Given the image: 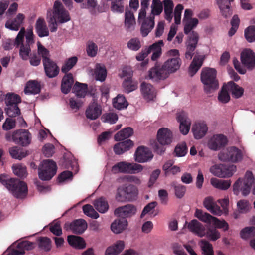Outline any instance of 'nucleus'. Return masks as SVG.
<instances>
[{
  "instance_id": "1",
  "label": "nucleus",
  "mask_w": 255,
  "mask_h": 255,
  "mask_svg": "<svg viewBox=\"0 0 255 255\" xmlns=\"http://www.w3.org/2000/svg\"><path fill=\"white\" fill-rule=\"evenodd\" d=\"M25 33V28L22 27L14 41V45L19 49V56L23 60L28 59L29 54L31 52V47L34 43L32 30L31 29L27 30L25 35V41H24Z\"/></svg>"
},
{
  "instance_id": "2",
  "label": "nucleus",
  "mask_w": 255,
  "mask_h": 255,
  "mask_svg": "<svg viewBox=\"0 0 255 255\" xmlns=\"http://www.w3.org/2000/svg\"><path fill=\"white\" fill-rule=\"evenodd\" d=\"M0 182L16 198H23L27 193L26 184L16 178H9L5 174L0 176Z\"/></svg>"
},
{
  "instance_id": "3",
  "label": "nucleus",
  "mask_w": 255,
  "mask_h": 255,
  "mask_svg": "<svg viewBox=\"0 0 255 255\" xmlns=\"http://www.w3.org/2000/svg\"><path fill=\"white\" fill-rule=\"evenodd\" d=\"M216 74V71L214 68H204L202 69L201 81L204 85V90L206 94H210L218 88Z\"/></svg>"
},
{
  "instance_id": "4",
  "label": "nucleus",
  "mask_w": 255,
  "mask_h": 255,
  "mask_svg": "<svg viewBox=\"0 0 255 255\" xmlns=\"http://www.w3.org/2000/svg\"><path fill=\"white\" fill-rule=\"evenodd\" d=\"M254 178L251 171L246 172L244 178H239L233 185V192L236 195L241 192L244 196H247L250 193L251 186Z\"/></svg>"
},
{
  "instance_id": "5",
  "label": "nucleus",
  "mask_w": 255,
  "mask_h": 255,
  "mask_svg": "<svg viewBox=\"0 0 255 255\" xmlns=\"http://www.w3.org/2000/svg\"><path fill=\"white\" fill-rule=\"evenodd\" d=\"M138 195V189L132 184H125L117 189L116 200L119 202L131 201L135 199Z\"/></svg>"
},
{
  "instance_id": "6",
  "label": "nucleus",
  "mask_w": 255,
  "mask_h": 255,
  "mask_svg": "<svg viewBox=\"0 0 255 255\" xmlns=\"http://www.w3.org/2000/svg\"><path fill=\"white\" fill-rule=\"evenodd\" d=\"M5 138L7 141L12 140L17 144L25 147L30 144L32 137L28 130L18 129L12 133H7Z\"/></svg>"
},
{
  "instance_id": "7",
  "label": "nucleus",
  "mask_w": 255,
  "mask_h": 255,
  "mask_svg": "<svg viewBox=\"0 0 255 255\" xmlns=\"http://www.w3.org/2000/svg\"><path fill=\"white\" fill-rule=\"evenodd\" d=\"M143 169V167L140 164L121 161L115 164L111 171L114 174L122 173L132 174L140 173Z\"/></svg>"
},
{
  "instance_id": "8",
  "label": "nucleus",
  "mask_w": 255,
  "mask_h": 255,
  "mask_svg": "<svg viewBox=\"0 0 255 255\" xmlns=\"http://www.w3.org/2000/svg\"><path fill=\"white\" fill-rule=\"evenodd\" d=\"M155 17L153 15L146 16V12H139L137 22L140 25V31L142 37H146L155 26Z\"/></svg>"
},
{
  "instance_id": "9",
  "label": "nucleus",
  "mask_w": 255,
  "mask_h": 255,
  "mask_svg": "<svg viewBox=\"0 0 255 255\" xmlns=\"http://www.w3.org/2000/svg\"><path fill=\"white\" fill-rule=\"evenodd\" d=\"M243 157V154L242 151L235 146L228 147L226 151L219 154V158L220 160L233 163L241 161Z\"/></svg>"
},
{
  "instance_id": "10",
  "label": "nucleus",
  "mask_w": 255,
  "mask_h": 255,
  "mask_svg": "<svg viewBox=\"0 0 255 255\" xmlns=\"http://www.w3.org/2000/svg\"><path fill=\"white\" fill-rule=\"evenodd\" d=\"M187 39L185 42L186 51L185 54V58L188 60L192 59L194 51L197 47L199 39V35L196 31H192L187 35Z\"/></svg>"
},
{
  "instance_id": "11",
  "label": "nucleus",
  "mask_w": 255,
  "mask_h": 255,
  "mask_svg": "<svg viewBox=\"0 0 255 255\" xmlns=\"http://www.w3.org/2000/svg\"><path fill=\"white\" fill-rule=\"evenodd\" d=\"M51 17L61 23L67 22L70 20L69 12L65 10L62 3L59 0L54 2L53 16Z\"/></svg>"
},
{
  "instance_id": "12",
  "label": "nucleus",
  "mask_w": 255,
  "mask_h": 255,
  "mask_svg": "<svg viewBox=\"0 0 255 255\" xmlns=\"http://www.w3.org/2000/svg\"><path fill=\"white\" fill-rule=\"evenodd\" d=\"M168 77L163 65L160 66L159 64L156 63L154 67L151 68L148 72L146 78L151 80L152 81L158 82Z\"/></svg>"
},
{
  "instance_id": "13",
  "label": "nucleus",
  "mask_w": 255,
  "mask_h": 255,
  "mask_svg": "<svg viewBox=\"0 0 255 255\" xmlns=\"http://www.w3.org/2000/svg\"><path fill=\"white\" fill-rule=\"evenodd\" d=\"M66 231L70 230L73 233L82 234L87 228L86 221L82 219L75 220L70 223H66L64 227Z\"/></svg>"
},
{
  "instance_id": "14",
  "label": "nucleus",
  "mask_w": 255,
  "mask_h": 255,
  "mask_svg": "<svg viewBox=\"0 0 255 255\" xmlns=\"http://www.w3.org/2000/svg\"><path fill=\"white\" fill-rule=\"evenodd\" d=\"M241 61L248 70L255 68V53L250 49H245L241 53Z\"/></svg>"
},
{
  "instance_id": "15",
  "label": "nucleus",
  "mask_w": 255,
  "mask_h": 255,
  "mask_svg": "<svg viewBox=\"0 0 255 255\" xmlns=\"http://www.w3.org/2000/svg\"><path fill=\"white\" fill-rule=\"evenodd\" d=\"M227 138L223 134L214 135L208 140L207 146L208 148L214 151L220 150L227 144Z\"/></svg>"
},
{
  "instance_id": "16",
  "label": "nucleus",
  "mask_w": 255,
  "mask_h": 255,
  "mask_svg": "<svg viewBox=\"0 0 255 255\" xmlns=\"http://www.w3.org/2000/svg\"><path fill=\"white\" fill-rule=\"evenodd\" d=\"M153 156L152 152L148 148L140 146L134 153V160L138 163H144L150 161Z\"/></svg>"
},
{
  "instance_id": "17",
  "label": "nucleus",
  "mask_w": 255,
  "mask_h": 255,
  "mask_svg": "<svg viewBox=\"0 0 255 255\" xmlns=\"http://www.w3.org/2000/svg\"><path fill=\"white\" fill-rule=\"evenodd\" d=\"M208 128L207 124L204 121H199L195 123L192 127L191 131L194 137L196 139H200L207 134Z\"/></svg>"
},
{
  "instance_id": "18",
  "label": "nucleus",
  "mask_w": 255,
  "mask_h": 255,
  "mask_svg": "<svg viewBox=\"0 0 255 255\" xmlns=\"http://www.w3.org/2000/svg\"><path fill=\"white\" fill-rule=\"evenodd\" d=\"M182 63L180 57H171L168 58L162 65L168 76L170 74L175 73L179 69Z\"/></svg>"
},
{
  "instance_id": "19",
  "label": "nucleus",
  "mask_w": 255,
  "mask_h": 255,
  "mask_svg": "<svg viewBox=\"0 0 255 255\" xmlns=\"http://www.w3.org/2000/svg\"><path fill=\"white\" fill-rule=\"evenodd\" d=\"M136 212V207L132 204H127L119 207L115 210L114 214L117 217L126 219L135 215Z\"/></svg>"
},
{
  "instance_id": "20",
  "label": "nucleus",
  "mask_w": 255,
  "mask_h": 255,
  "mask_svg": "<svg viewBox=\"0 0 255 255\" xmlns=\"http://www.w3.org/2000/svg\"><path fill=\"white\" fill-rule=\"evenodd\" d=\"M157 138L161 145H168L173 141V134L170 129L163 128L158 130Z\"/></svg>"
},
{
  "instance_id": "21",
  "label": "nucleus",
  "mask_w": 255,
  "mask_h": 255,
  "mask_svg": "<svg viewBox=\"0 0 255 255\" xmlns=\"http://www.w3.org/2000/svg\"><path fill=\"white\" fill-rule=\"evenodd\" d=\"M203 204L204 207L212 214L216 216H220L222 214V210L217 204L212 197L208 196L206 197L203 201Z\"/></svg>"
},
{
  "instance_id": "22",
  "label": "nucleus",
  "mask_w": 255,
  "mask_h": 255,
  "mask_svg": "<svg viewBox=\"0 0 255 255\" xmlns=\"http://www.w3.org/2000/svg\"><path fill=\"white\" fill-rule=\"evenodd\" d=\"M234 0H216V3L220 9L222 16L225 18L231 17L232 14L231 3Z\"/></svg>"
},
{
  "instance_id": "23",
  "label": "nucleus",
  "mask_w": 255,
  "mask_h": 255,
  "mask_svg": "<svg viewBox=\"0 0 255 255\" xmlns=\"http://www.w3.org/2000/svg\"><path fill=\"white\" fill-rule=\"evenodd\" d=\"M43 67L46 75L50 78L56 77L59 73V68L56 62L49 59L43 62Z\"/></svg>"
},
{
  "instance_id": "24",
  "label": "nucleus",
  "mask_w": 255,
  "mask_h": 255,
  "mask_svg": "<svg viewBox=\"0 0 255 255\" xmlns=\"http://www.w3.org/2000/svg\"><path fill=\"white\" fill-rule=\"evenodd\" d=\"M101 106L95 102L88 106L85 112L86 117L92 120L97 119L101 115Z\"/></svg>"
},
{
  "instance_id": "25",
  "label": "nucleus",
  "mask_w": 255,
  "mask_h": 255,
  "mask_svg": "<svg viewBox=\"0 0 255 255\" xmlns=\"http://www.w3.org/2000/svg\"><path fill=\"white\" fill-rule=\"evenodd\" d=\"M24 18L25 16L23 14L19 13L15 18L8 19L5 24V26L10 30L17 31L19 30Z\"/></svg>"
},
{
  "instance_id": "26",
  "label": "nucleus",
  "mask_w": 255,
  "mask_h": 255,
  "mask_svg": "<svg viewBox=\"0 0 255 255\" xmlns=\"http://www.w3.org/2000/svg\"><path fill=\"white\" fill-rule=\"evenodd\" d=\"M136 26V21L134 14L131 11L126 10L125 13L124 26L128 32L134 30Z\"/></svg>"
},
{
  "instance_id": "27",
  "label": "nucleus",
  "mask_w": 255,
  "mask_h": 255,
  "mask_svg": "<svg viewBox=\"0 0 255 255\" xmlns=\"http://www.w3.org/2000/svg\"><path fill=\"white\" fill-rule=\"evenodd\" d=\"M188 228L190 231L200 237L205 236V227L197 220L194 219L190 222L188 225Z\"/></svg>"
},
{
  "instance_id": "28",
  "label": "nucleus",
  "mask_w": 255,
  "mask_h": 255,
  "mask_svg": "<svg viewBox=\"0 0 255 255\" xmlns=\"http://www.w3.org/2000/svg\"><path fill=\"white\" fill-rule=\"evenodd\" d=\"M164 46V42L162 40H158L151 45L149 46L147 50L148 53L152 52L151 59L153 61L156 60L161 55L162 47Z\"/></svg>"
},
{
  "instance_id": "29",
  "label": "nucleus",
  "mask_w": 255,
  "mask_h": 255,
  "mask_svg": "<svg viewBox=\"0 0 255 255\" xmlns=\"http://www.w3.org/2000/svg\"><path fill=\"white\" fill-rule=\"evenodd\" d=\"M133 146V142L130 139H128L116 144L113 148L115 153L121 155L129 150Z\"/></svg>"
},
{
  "instance_id": "30",
  "label": "nucleus",
  "mask_w": 255,
  "mask_h": 255,
  "mask_svg": "<svg viewBox=\"0 0 255 255\" xmlns=\"http://www.w3.org/2000/svg\"><path fill=\"white\" fill-rule=\"evenodd\" d=\"M141 93L147 100H152L155 96V90L153 86L149 83L143 82L141 86Z\"/></svg>"
},
{
  "instance_id": "31",
  "label": "nucleus",
  "mask_w": 255,
  "mask_h": 255,
  "mask_svg": "<svg viewBox=\"0 0 255 255\" xmlns=\"http://www.w3.org/2000/svg\"><path fill=\"white\" fill-rule=\"evenodd\" d=\"M128 225L126 219H116L111 224V229L114 233L120 234L127 229Z\"/></svg>"
},
{
  "instance_id": "32",
  "label": "nucleus",
  "mask_w": 255,
  "mask_h": 255,
  "mask_svg": "<svg viewBox=\"0 0 255 255\" xmlns=\"http://www.w3.org/2000/svg\"><path fill=\"white\" fill-rule=\"evenodd\" d=\"M35 29L39 37H47L49 35V30L43 18H39L35 24Z\"/></svg>"
},
{
  "instance_id": "33",
  "label": "nucleus",
  "mask_w": 255,
  "mask_h": 255,
  "mask_svg": "<svg viewBox=\"0 0 255 255\" xmlns=\"http://www.w3.org/2000/svg\"><path fill=\"white\" fill-rule=\"evenodd\" d=\"M73 83L74 79L71 73L64 76L61 85L62 92L65 94H68L70 91Z\"/></svg>"
},
{
  "instance_id": "34",
  "label": "nucleus",
  "mask_w": 255,
  "mask_h": 255,
  "mask_svg": "<svg viewBox=\"0 0 255 255\" xmlns=\"http://www.w3.org/2000/svg\"><path fill=\"white\" fill-rule=\"evenodd\" d=\"M204 61L202 56H195L189 68V74L191 76L194 75L202 66Z\"/></svg>"
},
{
  "instance_id": "35",
  "label": "nucleus",
  "mask_w": 255,
  "mask_h": 255,
  "mask_svg": "<svg viewBox=\"0 0 255 255\" xmlns=\"http://www.w3.org/2000/svg\"><path fill=\"white\" fill-rule=\"evenodd\" d=\"M68 244L73 247L83 249L86 247V243L81 237L76 236L75 235H69L67 237Z\"/></svg>"
},
{
  "instance_id": "36",
  "label": "nucleus",
  "mask_w": 255,
  "mask_h": 255,
  "mask_svg": "<svg viewBox=\"0 0 255 255\" xmlns=\"http://www.w3.org/2000/svg\"><path fill=\"white\" fill-rule=\"evenodd\" d=\"M124 242L119 240L113 246L109 247L106 249L105 255H117L124 250Z\"/></svg>"
},
{
  "instance_id": "37",
  "label": "nucleus",
  "mask_w": 255,
  "mask_h": 255,
  "mask_svg": "<svg viewBox=\"0 0 255 255\" xmlns=\"http://www.w3.org/2000/svg\"><path fill=\"white\" fill-rule=\"evenodd\" d=\"M227 87L231 92L232 96L235 98H239L243 95L244 89L233 81L229 82L227 84Z\"/></svg>"
},
{
  "instance_id": "38",
  "label": "nucleus",
  "mask_w": 255,
  "mask_h": 255,
  "mask_svg": "<svg viewBox=\"0 0 255 255\" xmlns=\"http://www.w3.org/2000/svg\"><path fill=\"white\" fill-rule=\"evenodd\" d=\"M210 182L214 187L222 190H226L228 189L231 184L230 180H225L217 179L216 178H211Z\"/></svg>"
},
{
  "instance_id": "39",
  "label": "nucleus",
  "mask_w": 255,
  "mask_h": 255,
  "mask_svg": "<svg viewBox=\"0 0 255 255\" xmlns=\"http://www.w3.org/2000/svg\"><path fill=\"white\" fill-rule=\"evenodd\" d=\"M24 93L26 94H36L40 92V85L35 80L29 81L24 88Z\"/></svg>"
},
{
  "instance_id": "40",
  "label": "nucleus",
  "mask_w": 255,
  "mask_h": 255,
  "mask_svg": "<svg viewBox=\"0 0 255 255\" xmlns=\"http://www.w3.org/2000/svg\"><path fill=\"white\" fill-rule=\"evenodd\" d=\"M88 86L86 84L76 82L72 88L73 93L79 98L84 97L87 92Z\"/></svg>"
},
{
  "instance_id": "41",
  "label": "nucleus",
  "mask_w": 255,
  "mask_h": 255,
  "mask_svg": "<svg viewBox=\"0 0 255 255\" xmlns=\"http://www.w3.org/2000/svg\"><path fill=\"white\" fill-rule=\"evenodd\" d=\"M133 134V130L131 127L126 128L118 132L114 136L116 141H120L127 139Z\"/></svg>"
},
{
  "instance_id": "42",
  "label": "nucleus",
  "mask_w": 255,
  "mask_h": 255,
  "mask_svg": "<svg viewBox=\"0 0 255 255\" xmlns=\"http://www.w3.org/2000/svg\"><path fill=\"white\" fill-rule=\"evenodd\" d=\"M94 207L99 212L104 213L109 209V205L106 199L103 197L95 200L93 203Z\"/></svg>"
},
{
  "instance_id": "43",
  "label": "nucleus",
  "mask_w": 255,
  "mask_h": 255,
  "mask_svg": "<svg viewBox=\"0 0 255 255\" xmlns=\"http://www.w3.org/2000/svg\"><path fill=\"white\" fill-rule=\"evenodd\" d=\"M94 73L96 80L101 82H103L105 80L107 76V70L104 65L100 64H96Z\"/></svg>"
},
{
  "instance_id": "44",
  "label": "nucleus",
  "mask_w": 255,
  "mask_h": 255,
  "mask_svg": "<svg viewBox=\"0 0 255 255\" xmlns=\"http://www.w3.org/2000/svg\"><path fill=\"white\" fill-rule=\"evenodd\" d=\"M184 24V32L186 35H189L199 23V20L196 18L183 21Z\"/></svg>"
},
{
  "instance_id": "45",
  "label": "nucleus",
  "mask_w": 255,
  "mask_h": 255,
  "mask_svg": "<svg viewBox=\"0 0 255 255\" xmlns=\"http://www.w3.org/2000/svg\"><path fill=\"white\" fill-rule=\"evenodd\" d=\"M195 216L201 221L207 224H210L213 223L215 217L206 212H203L202 210L196 209Z\"/></svg>"
},
{
  "instance_id": "46",
  "label": "nucleus",
  "mask_w": 255,
  "mask_h": 255,
  "mask_svg": "<svg viewBox=\"0 0 255 255\" xmlns=\"http://www.w3.org/2000/svg\"><path fill=\"white\" fill-rule=\"evenodd\" d=\"M113 106L118 110L126 108L128 105L125 97L120 94L113 99Z\"/></svg>"
},
{
  "instance_id": "47",
  "label": "nucleus",
  "mask_w": 255,
  "mask_h": 255,
  "mask_svg": "<svg viewBox=\"0 0 255 255\" xmlns=\"http://www.w3.org/2000/svg\"><path fill=\"white\" fill-rule=\"evenodd\" d=\"M9 152L12 158L21 160L25 157L27 155V152L22 151L18 146H13L9 149Z\"/></svg>"
},
{
  "instance_id": "48",
  "label": "nucleus",
  "mask_w": 255,
  "mask_h": 255,
  "mask_svg": "<svg viewBox=\"0 0 255 255\" xmlns=\"http://www.w3.org/2000/svg\"><path fill=\"white\" fill-rule=\"evenodd\" d=\"M39 168V169H43V172L45 171H48V172H49L52 170H55V174L56 173L57 169L56 163L50 159L43 160L41 162Z\"/></svg>"
},
{
  "instance_id": "49",
  "label": "nucleus",
  "mask_w": 255,
  "mask_h": 255,
  "mask_svg": "<svg viewBox=\"0 0 255 255\" xmlns=\"http://www.w3.org/2000/svg\"><path fill=\"white\" fill-rule=\"evenodd\" d=\"M124 90L126 93H129L137 88V83L132 79H125L122 83Z\"/></svg>"
},
{
  "instance_id": "50",
  "label": "nucleus",
  "mask_w": 255,
  "mask_h": 255,
  "mask_svg": "<svg viewBox=\"0 0 255 255\" xmlns=\"http://www.w3.org/2000/svg\"><path fill=\"white\" fill-rule=\"evenodd\" d=\"M37 53L40 57L42 59V62H44L50 59V54L49 51L41 43L37 42Z\"/></svg>"
},
{
  "instance_id": "51",
  "label": "nucleus",
  "mask_w": 255,
  "mask_h": 255,
  "mask_svg": "<svg viewBox=\"0 0 255 255\" xmlns=\"http://www.w3.org/2000/svg\"><path fill=\"white\" fill-rule=\"evenodd\" d=\"M111 10L114 13H122L124 11V4L123 0H110Z\"/></svg>"
},
{
  "instance_id": "52",
  "label": "nucleus",
  "mask_w": 255,
  "mask_h": 255,
  "mask_svg": "<svg viewBox=\"0 0 255 255\" xmlns=\"http://www.w3.org/2000/svg\"><path fill=\"white\" fill-rule=\"evenodd\" d=\"M151 13L150 15H159L163 11V4L160 0H152L151 5Z\"/></svg>"
},
{
  "instance_id": "53",
  "label": "nucleus",
  "mask_w": 255,
  "mask_h": 255,
  "mask_svg": "<svg viewBox=\"0 0 255 255\" xmlns=\"http://www.w3.org/2000/svg\"><path fill=\"white\" fill-rule=\"evenodd\" d=\"M78 58L76 56H73L68 58L64 63L61 68V71L66 73L69 71L77 63Z\"/></svg>"
},
{
  "instance_id": "54",
  "label": "nucleus",
  "mask_w": 255,
  "mask_h": 255,
  "mask_svg": "<svg viewBox=\"0 0 255 255\" xmlns=\"http://www.w3.org/2000/svg\"><path fill=\"white\" fill-rule=\"evenodd\" d=\"M33 243L28 241H24L19 242L16 246V248L14 249V251H21L22 252L20 255L24 254L25 253V250H30L32 249L34 247Z\"/></svg>"
},
{
  "instance_id": "55",
  "label": "nucleus",
  "mask_w": 255,
  "mask_h": 255,
  "mask_svg": "<svg viewBox=\"0 0 255 255\" xmlns=\"http://www.w3.org/2000/svg\"><path fill=\"white\" fill-rule=\"evenodd\" d=\"M98 46L92 41H89L86 44V52L88 56L94 57L97 54Z\"/></svg>"
},
{
  "instance_id": "56",
  "label": "nucleus",
  "mask_w": 255,
  "mask_h": 255,
  "mask_svg": "<svg viewBox=\"0 0 255 255\" xmlns=\"http://www.w3.org/2000/svg\"><path fill=\"white\" fill-rule=\"evenodd\" d=\"M200 247L203 255H214L213 246L208 241L203 240L201 241Z\"/></svg>"
},
{
  "instance_id": "57",
  "label": "nucleus",
  "mask_w": 255,
  "mask_h": 255,
  "mask_svg": "<svg viewBox=\"0 0 255 255\" xmlns=\"http://www.w3.org/2000/svg\"><path fill=\"white\" fill-rule=\"evenodd\" d=\"M14 174L20 178H24L27 176V171L25 166L21 164H15L12 166Z\"/></svg>"
},
{
  "instance_id": "58",
  "label": "nucleus",
  "mask_w": 255,
  "mask_h": 255,
  "mask_svg": "<svg viewBox=\"0 0 255 255\" xmlns=\"http://www.w3.org/2000/svg\"><path fill=\"white\" fill-rule=\"evenodd\" d=\"M244 35L248 42H255V26L252 25L245 29Z\"/></svg>"
},
{
  "instance_id": "59",
  "label": "nucleus",
  "mask_w": 255,
  "mask_h": 255,
  "mask_svg": "<svg viewBox=\"0 0 255 255\" xmlns=\"http://www.w3.org/2000/svg\"><path fill=\"white\" fill-rule=\"evenodd\" d=\"M205 236L210 240L215 241L221 237L220 232L215 228L208 227L205 231Z\"/></svg>"
},
{
  "instance_id": "60",
  "label": "nucleus",
  "mask_w": 255,
  "mask_h": 255,
  "mask_svg": "<svg viewBox=\"0 0 255 255\" xmlns=\"http://www.w3.org/2000/svg\"><path fill=\"white\" fill-rule=\"evenodd\" d=\"M229 91V90L227 89V84L224 85L221 91L219 93L218 96V99L220 102L227 103L229 101L230 97L228 93Z\"/></svg>"
},
{
  "instance_id": "61",
  "label": "nucleus",
  "mask_w": 255,
  "mask_h": 255,
  "mask_svg": "<svg viewBox=\"0 0 255 255\" xmlns=\"http://www.w3.org/2000/svg\"><path fill=\"white\" fill-rule=\"evenodd\" d=\"M21 102V98L19 96L14 94H7L5 98V103L7 106L13 105H17Z\"/></svg>"
},
{
  "instance_id": "62",
  "label": "nucleus",
  "mask_w": 255,
  "mask_h": 255,
  "mask_svg": "<svg viewBox=\"0 0 255 255\" xmlns=\"http://www.w3.org/2000/svg\"><path fill=\"white\" fill-rule=\"evenodd\" d=\"M39 247L41 250L48 252L51 248V241L50 239L47 237H40L38 239Z\"/></svg>"
},
{
  "instance_id": "63",
  "label": "nucleus",
  "mask_w": 255,
  "mask_h": 255,
  "mask_svg": "<svg viewBox=\"0 0 255 255\" xmlns=\"http://www.w3.org/2000/svg\"><path fill=\"white\" fill-rule=\"evenodd\" d=\"M84 213L88 217L93 219H97L99 214L94 210L93 206L90 204H86L83 206Z\"/></svg>"
},
{
  "instance_id": "64",
  "label": "nucleus",
  "mask_w": 255,
  "mask_h": 255,
  "mask_svg": "<svg viewBox=\"0 0 255 255\" xmlns=\"http://www.w3.org/2000/svg\"><path fill=\"white\" fill-rule=\"evenodd\" d=\"M255 236V227H247L242 229L240 232V236L243 239H247Z\"/></svg>"
}]
</instances>
